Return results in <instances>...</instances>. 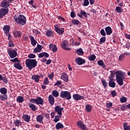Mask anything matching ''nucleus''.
Listing matches in <instances>:
<instances>
[{"mask_svg":"<svg viewBox=\"0 0 130 130\" xmlns=\"http://www.w3.org/2000/svg\"><path fill=\"white\" fill-rule=\"evenodd\" d=\"M96 59V56H95L94 54H92L90 56H89L88 57V59H89V60H95V59Z\"/></svg>","mask_w":130,"mask_h":130,"instance_id":"40","label":"nucleus"},{"mask_svg":"<svg viewBox=\"0 0 130 130\" xmlns=\"http://www.w3.org/2000/svg\"><path fill=\"white\" fill-rule=\"evenodd\" d=\"M105 31L107 35H110L112 33V30L111 29V27L110 26H107L105 28Z\"/></svg>","mask_w":130,"mask_h":130,"instance_id":"25","label":"nucleus"},{"mask_svg":"<svg viewBox=\"0 0 130 130\" xmlns=\"http://www.w3.org/2000/svg\"><path fill=\"white\" fill-rule=\"evenodd\" d=\"M125 77V73L122 71H118L116 73V80L119 86L123 85V80Z\"/></svg>","mask_w":130,"mask_h":130,"instance_id":"1","label":"nucleus"},{"mask_svg":"<svg viewBox=\"0 0 130 130\" xmlns=\"http://www.w3.org/2000/svg\"><path fill=\"white\" fill-rule=\"evenodd\" d=\"M28 106L32 111H36L37 110V107H36V105L34 104L33 103H29Z\"/></svg>","mask_w":130,"mask_h":130,"instance_id":"22","label":"nucleus"},{"mask_svg":"<svg viewBox=\"0 0 130 130\" xmlns=\"http://www.w3.org/2000/svg\"><path fill=\"white\" fill-rule=\"evenodd\" d=\"M80 14L82 16H84V17H85V18H87V17H88L87 15H89V14H87V13H86V12L83 11L82 10L80 11Z\"/></svg>","mask_w":130,"mask_h":130,"instance_id":"44","label":"nucleus"},{"mask_svg":"<svg viewBox=\"0 0 130 130\" xmlns=\"http://www.w3.org/2000/svg\"><path fill=\"white\" fill-rule=\"evenodd\" d=\"M10 7V2H8L7 0H4L1 4V8H8Z\"/></svg>","mask_w":130,"mask_h":130,"instance_id":"10","label":"nucleus"},{"mask_svg":"<svg viewBox=\"0 0 130 130\" xmlns=\"http://www.w3.org/2000/svg\"><path fill=\"white\" fill-rule=\"evenodd\" d=\"M61 80H62L64 82H69V76H68V74L64 73H62Z\"/></svg>","mask_w":130,"mask_h":130,"instance_id":"14","label":"nucleus"},{"mask_svg":"<svg viewBox=\"0 0 130 130\" xmlns=\"http://www.w3.org/2000/svg\"><path fill=\"white\" fill-rule=\"evenodd\" d=\"M7 99H8V95L4 94L0 95V100L2 101H5V100H7Z\"/></svg>","mask_w":130,"mask_h":130,"instance_id":"30","label":"nucleus"},{"mask_svg":"<svg viewBox=\"0 0 130 130\" xmlns=\"http://www.w3.org/2000/svg\"><path fill=\"white\" fill-rule=\"evenodd\" d=\"M111 94L112 95V97H115V96H116V91H115V90H114L111 92Z\"/></svg>","mask_w":130,"mask_h":130,"instance_id":"59","label":"nucleus"},{"mask_svg":"<svg viewBox=\"0 0 130 130\" xmlns=\"http://www.w3.org/2000/svg\"><path fill=\"white\" fill-rule=\"evenodd\" d=\"M14 124H15L16 126H19V125H22V122L19 120H16L14 122Z\"/></svg>","mask_w":130,"mask_h":130,"instance_id":"38","label":"nucleus"},{"mask_svg":"<svg viewBox=\"0 0 130 130\" xmlns=\"http://www.w3.org/2000/svg\"><path fill=\"white\" fill-rule=\"evenodd\" d=\"M9 13V9L8 8H1L0 9V18L2 19L5 17Z\"/></svg>","mask_w":130,"mask_h":130,"instance_id":"6","label":"nucleus"},{"mask_svg":"<svg viewBox=\"0 0 130 130\" xmlns=\"http://www.w3.org/2000/svg\"><path fill=\"white\" fill-rule=\"evenodd\" d=\"M73 99H74V100H76V101H78V100L84 99V96L80 95L78 94H75L73 95Z\"/></svg>","mask_w":130,"mask_h":130,"instance_id":"18","label":"nucleus"},{"mask_svg":"<svg viewBox=\"0 0 130 130\" xmlns=\"http://www.w3.org/2000/svg\"><path fill=\"white\" fill-rule=\"evenodd\" d=\"M43 119H44L43 115H39L36 117L37 121L40 123H43Z\"/></svg>","mask_w":130,"mask_h":130,"instance_id":"12","label":"nucleus"},{"mask_svg":"<svg viewBox=\"0 0 130 130\" xmlns=\"http://www.w3.org/2000/svg\"><path fill=\"white\" fill-rule=\"evenodd\" d=\"M55 127L56 129H60V128H63L64 126L62 123L58 122L56 124Z\"/></svg>","mask_w":130,"mask_h":130,"instance_id":"28","label":"nucleus"},{"mask_svg":"<svg viewBox=\"0 0 130 130\" xmlns=\"http://www.w3.org/2000/svg\"><path fill=\"white\" fill-rule=\"evenodd\" d=\"M7 36H8V40L9 41H12L11 39H12V36L10 34V33H8V35H6Z\"/></svg>","mask_w":130,"mask_h":130,"instance_id":"61","label":"nucleus"},{"mask_svg":"<svg viewBox=\"0 0 130 130\" xmlns=\"http://www.w3.org/2000/svg\"><path fill=\"white\" fill-rule=\"evenodd\" d=\"M10 61H11L12 62H19V59H18V58H15L11 59Z\"/></svg>","mask_w":130,"mask_h":130,"instance_id":"53","label":"nucleus"},{"mask_svg":"<svg viewBox=\"0 0 130 130\" xmlns=\"http://www.w3.org/2000/svg\"><path fill=\"white\" fill-rule=\"evenodd\" d=\"M17 101L19 103H23V102H24V97L22 96H18L17 98Z\"/></svg>","mask_w":130,"mask_h":130,"instance_id":"35","label":"nucleus"},{"mask_svg":"<svg viewBox=\"0 0 130 130\" xmlns=\"http://www.w3.org/2000/svg\"><path fill=\"white\" fill-rule=\"evenodd\" d=\"M52 94L54 97H58L59 93L57 90H54L52 91Z\"/></svg>","mask_w":130,"mask_h":130,"instance_id":"36","label":"nucleus"},{"mask_svg":"<svg viewBox=\"0 0 130 130\" xmlns=\"http://www.w3.org/2000/svg\"><path fill=\"white\" fill-rule=\"evenodd\" d=\"M14 20L16 23H19L20 25H25L27 22L26 17L23 15H19L18 17H14Z\"/></svg>","mask_w":130,"mask_h":130,"instance_id":"3","label":"nucleus"},{"mask_svg":"<svg viewBox=\"0 0 130 130\" xmlns=\"http://www.w3.org/2000/svg\"><path fill=\"white\" fill-rule=\"evenodd\" d=\"M79 23H80V21L78 20L74 19L72 20V24H73V25H78Z\"/></svg>","mask_w":130,"mask_h":130,"instance_id":"48","label":"nucleus"},{"mask_svg":"<svg viewBox=\"0 0 130 130\" xmlns=\"http://www.w3.org/2000/svg\"><path fill=\"white\" fill-rule=\"evenodd\" d=\"M0 93L3 94H7V93H8V90L5 87H2L0 89Z\"/></svg>","mask_w":130,"mask_h":130,"instance_id":"31","label":"nucleus"},{"mask_svg":"<svg viewBox=\"0 0 130 130\" xmlns=\"http://www.w3.org/2000/svg\"><path fill=\"white\" fill-rule=\"evenodd\" d=\"M49 48L52 50L53 52H56V51H57V47H56V45H55L50 44L49 45Z\"/></svg>","mask_w":130,"mask_h":130,"instance_id":"19","label":"nucleus"},{"mask_svg":"<svg viewBox=\"0 0 130 130\" xmlns=\"http://www.w3.org/2000/svg\"><path fill=\"white\" fill-rule=\"evenodd\" d=\"M52 31L50 30H47L46 31V35L48 36V37L52 36Z\"/></svg>","mask_w":130,"mask_h":130,"instance_id":"49","label":"nucleus"},{"mask_svg":"<svg viewBox=\"0 0 130 130\" xmlns=\"http://www.w3.org/2000/svg\"><path fill=\"white\" fill-rule=\"evenodd\" d=\"M102 84L105 88H106L107 87V82L105 80H103L102 81Z\"/></svg>","mask_w":130,"mask_h":130,"instance_id":"50","label":"nucleus"},{"mask_svg":"<svg viewBox=\"0 0 130 130\" xmlns=\"http://www.w3.org/2000/svg\"><path fill=\"white\" fill-rule=\"evenodd\" d=\"M14 35L15 38L17 37H18L19 38H20V37H21V36H22V32L19 31H15L14 32Z\"/></svg>","mask_w":130,"mask_h":130,"instance_id":"29","label":"nucleus"},{"mask_svg":"<svg viewBox=\"0 0 130 130\" xmlns=\"http://www.w3.org/2000/svg\"><path fill=\"white\" fill-rule=\"evenodd\" d=\"M60 96L61 98H66L67 100H70L72 99L71 92L68 91H62L60 92Z\"/></svg>","mask_w":130,"mask_h":130,"instance_id":"5","label":"nucleus"},{"mask_svg":"<svg viewBox=\"0 0 130 130\" xmlns=\"http://www.w3.org/2000/svg\"><path fill=\"white\" fill-rule=\"evenodd\" d=\"M58 85H61V81L58 80L56 83L54 84V86H57Z\"/></svg>","mask_w":130,"mask_h":130,"instance_id":"60","label":"nucleus"},{"mask_svg":"<svg viewBox=\"0 0 130 130\" xmlns=\"http://www.w3.org/2000/svg\"><path fill=\"white\" fill-rule=\"evenodd\" d=\"M98 64L99 66H101V67H103L104 69L106 68V66H105V64L104 63V62L102 60H100L98 61Z\"/></svg>","mask_w":130,"mask_h":130,"instance_id":"34","label":"nucleus"},{"mask_svg":"<svg viewBox=\"0 0 130 130\" xmlns=\"http://www.w3.org/2000/svg\"><path fill=\"white\" fill-rule=\"evenodd\" d=\"M106 40V37H102L100 39V44H102V43H104Z\"/></svg>","mask_w":130,"mask_h":130,"instance_id":"43","label":"nucleus"},{"mask_svg":"<svg viewBox=\"0 0 130 130\" xmlns=\"http://www.w3.org/2000/svg\"><path fill=\"white\" fill-rule=\"evenodd\" d=\"M54 75V74L53 72H52V73H51L50 75L48 76L50 80H52V79H53Z\"/></svg>","mask_w":130,"mask_h":130,"instance_id":"55","label":"nucleus"},{"mask_svg":"<svg viewBox=\"0 0 130 130\" xmlns=\"http://www.w3.org/2000/svg\"><path fill=\"white\" fill-rule=\"evenodd\" d=\"M125 37H126V38H127V39H129V38H130V35L125 34Z\"/></svg>","mask_w":130,"mask_h":130,"instance_id":"64","label":"nucleus"},{"mask_svg":"<svg viewBox=\"0 0 130 130\" xmlns=\"http://www.w3.org/2000/svg\"><path fill=\"white\" fill-rule=\"evenodd\" d=\"M41 50H42V46L39 44H38L37 47L35 48L34 50V53L41 52Z\"/></svg>","mask_w":130,"mask_h":130,"instance_id":"16","label":"nucleus"},{"mask_svg":"<svg viewBox=\"0 0 130 130\" xmlns=\"http://www.w3.org/2000/svg\"><path fill=\"white\" fill-rule=\"evenodd\" d=\"M78 55H84V51L82 48H79L76 51Z\"/></svg>","mask_w":130,"mask_h":130,"instance_id":"33","label":"nucleus"},{"mask_svg":"<svg viewBox=\"0 0 130 130\" xmlns=\"http://www.w3.org/2000/svg\"><path fill=\"white\" fill-rule=\"evenodd\" d=\"M77 125L79 126L81 129L85 130L86 128H87V127L86 126V125H85L83 122L81 121H79L77 122Z\"/></svg>","mask_w":130,"mask_h":130,"instance_id":"13","label":"nucleus"},{"mask_svg":"<svg viewBox=\"0 0 130 130\" xmlns=\"http://www.w3.org/2000/svg\"><path fill=\"white\" fill-rule=\"evenodd\" d=\"M75 62L78 66H82V64H84L86 62V60L81 57H77L75 59Z\"/></svg>","mask_w":130,"mask_h":130,"instance_id":"9","label":"nucleus"},{"mask_svg":"<svg viewBox=\"0 0 130 130\" xmlns=\"http://www.w3.org/2000/svg\"><path fill=\"white\" fill-rule=\"evenodd\" d=\"M28 58H35L36 57V56L34 54H29L28 55Z\"/></svg>","mask_w":130,"mask_h":130,"instance_id":"51","label":"nucleus"},{"mask_svg":"<svg viewBox=\"0 0 130 130\" xmlns=\"http://www.w3.org/2000/svg\"><path fill=\"white\" fill-rule=\"evenodd\" d=\"M45 117L46 118V119H49V114L48 113H43Z\"/></svg>","mask_w":130,"mask_h":130,"instance_id":"57","label":"nucleus"},{"mask_svg":"<svg viewBox=\"0 0 130 130\" xmlns=\"http://www.w3.org/2000/svg\"><path fill=\"white\" fill-rule=\"evenodd\" d=\"M109 86L111 88H115V86H116V83H115V82H114V79L112 78H110Z\"/></svg>","mask_w":130,"mask_h":130,"instance_id":"15","label":"nucleus"},{"mask_svg":"<svg viewBox=\"0 0 130 130\" xmlns=\"http://www.w3.org/2000/svg\"><path fill=\"white\" fill-rule=\"evenodd\" d=\"M126 109V107H125V105H122L121 106V110H125Z\"/></svg>","mask_w":130,"mask_h":130,"instance_id":"63","label":"nucleus"},{"mask_svg":"<svg viewBox=\"0 0 130 130\" xmlns=\"http://www.w3.org/2000/svg\"><path fill=\"white\" fill-rule=\"evenodd\" d=\"M60 115H58L55 116V118L54 119V122H57L58 121H59V118H60Z\"/></svg>","mask_w":130,"mask_h":130,"instance_id":"42","label":"nucleus"},{"mask_svg":"<svg viewBox=\"0 0 130 130\" xmlns=\"http://www.w3.org/2000/svg\"><path fill=\"white\" fill-rule=\"evenodd\" d=\"M25 64L26 66V68L31 70L37 67V62L36 61V59H27L25 60Z\"/></svg>","mask_w":130,"mask_h":130,"instance_id":"2","label":"nucleus"},{"mask_svg":"<svg viewBox=\"0 0 130 130\" xmlns=\"http://www.w3.org/2000/svg\"><path fill=\"white\" fill-rule=\"evenodd\" d=\"M101 34L102 36H106V33H105V30L104 29H102L101 30Z\"/></svg>","mask_w":130,"mask_h":130,"instance_id":"54","label":"nucleus"},{"mask_svg":"<svg viewBox=\"0 0 130 130\" xmlns=\"http://www.w3.org/2000/svg\"><path fill=\"white\" fill-rule=\"evenodd\" d=\"M10 26L9 25H6L4 26L3 30H4L5 33L6 35H9V33L10 32Z\"/></svg>","mask_w":130,"mask_h":130,"instance_id":"24","label":"nucleus"},{"mask_svg":"<svg viewBox=\"0 0 130 130\" xmlns=\"http://www.w3.org/2000/svg\"><path fill=\"white\" fill-rule=\"evenodd\" d=\"M55 27V30L56 31V32H57V33H58V34H62L63 33V32H64V31L62 29H60V28H59V27H58V25L56 24L54 25Z\"/></svg>","mask_w":130,"mask_h":130,"instance_id":"17","label":"nucleus"},{"mask_svg":"<svg viewBox=\"0 0 130 130\" xmlns=\"http://www.w3.org/2000/svg\"><path fill=\"white\" fill-rule=\"evenodd\" d=\"M29 38L31 40V43L32 46H35V45H36V44L37 43V41L35 40V39H34V37H33V36H30Z\"/></svg>","mask_w":130,"mask_h":130,"instance_id":"26","label":"nucleus"},{"mask_svg":"<svg viewBox=\"0 0 130 130\" xmlns=\"http://www.w3.org/2000/svg\"><path fill=\"white\" fill-rule=\"evenodd\" d=\"M8 46H9V47H14V43H13V42H12V41H9Z\"/></svg>","mask_w":130,"mask_h":130,"instance_id":"58","label":"nucleus"},{"mask_svg":"<svg viewBox=\"0 0 130 130\" xmlns=\"http://www.w3.org/2000/svg\"><path fill=\"white\" fill-rule=\"evenodd\" d=\"M125 56L123 54H120L119 57V60H120V61H122V60H123V59H124Z\"/></svg>","mask_w":130,"mask_h":130,"instance_id":"45","label":"nucleus"},{"mask_svg":"<svg viewBox=\"0 0 130 130\" xmlns=\"http://www.w3.org/2000/svg\"><path fill=\"white\" fill-rule=\"evenodd\" d=\"M61 46L63 49H64V50H67V51L72 50L71 48L68 47V46H69V43L67 41H64L63 42H62L61 44Z\"/></svg>","mask_w":130,"mask_h":130,"instance_id":"7","label":"nucleus"},{"mask_svg":"<svg viewBox=\"0 0 130 130\" xmlns=\"http://www.w3.org/2000/svg\"><path fill=\"white\" fill-rule=\"evenodd\" d=\"M32 80H34L37 83L39 82V79H40V76L38 75H34L31 76Z\"/></svg>","mask_w":130,"mask_h":130,"instance_id":"23","label":"nucleus"},{"mask_svg":"<svg viewBox=\"0 0 130 130\" xmlns=\"http://www.w3.org/2000/svg\"><path fill=\"white\" fill-rule=\"evenodd\" d=\"M8 54L11 58H15L17 56L18 53L15 50H8Z\"/></svg>","mask_w":130,"mask_h":130,"instance_id":"8","label":"nucleus"},{"mask_svg":"<svg viewBox=\"0 0 130 130\" xmlns=\"http://www.w3.org/2000/svg\"><path fill=\"white\" fill-rule=\"evenodd\" d=\"M106 107L107 108H111L112 107V103L110 102L109 103L106 104Z\"/></svg>","mask_w":130,"mask_h":130,"instance_id":"52","label":"nucleus"},{"mask_svg":"<svg viewBox=\"0 0 130 130\" xmlns=\"http://www.w3.org/2000/svg\"><path fill=\"white\" fill-rule=\"evenodd\" d=\"M63 110V108L60 107L58 106L55 107V111H56V112H57L58 114H59V115L60 116H61V115L62 114V112Z\"/></svg>","mask_w":130,"mask_h":130,"instance_id":"11","label":"nucleus"},{"mask_svg":"<svg viewBox=\"0 0 130 130\" xmlns=\"http://www.w3.org/2000/svg\"><path fill=\"white\" fill-rule=\"evenodd\" d=\"M22 118L24 121H26V122H29V121H30V117L28 115H23Z\"/></svg>","mask_w":130,"mask_h":130,"instance_id":"27","label":"nucleus"},{"mask_svg":"<svg viewBox=\"0 0 130 130\" xmlns=\"http://www.w3.org/2000/svg\"><path fill=\"white\" fill-rule=\"evenodd\" d=\"M29 102L30 103H35V104L37 105H43L44 104V100L40 96H38L36 99H31L29 100Z\"/></svg>","mask_w":130,"mask_h":130,"instance_id":"4","label":"nucleus"},{"mask_svg":"<svg viewBox=\"0 0 130 130\" xmlns=\"http://www.w3.org/2000/svg\"><path fill=\"white\" fill-rule=\"evenodd\" d=\"M85 108L87 112H90V111H92V108H91V106L89 105H86Z\"/></svg>","mask_w":130,"mask_h":130,"instance_id":"41","label":"nucleus"},{"mask_svg":"<svg viewBox=\"0 0 130 130\" xmlns=\"http://www.w3.org/2000/svg\"><path fill=\"white\" fill-rule=\"evenodd\" d=\"M44 56L46 58L49 57V54L47 52H42L38 55L39 58H42V57H44Z\"/></svg>","mask_w":130,"mask_h":130,"instance_id":"20","label":"nucleus"},{"mask_svg":"<svg viewBox=\"0 0 130 130\" xmlns=\"http://www.w3.org/2000/svg\"><path fill=\"white\" fill-rule=\"evenodd\" d=\"M14 68H15V69H17V70H21L23 69V67H22V66H21V64H20V63H15L14 64Z\"/></svg>","mask_w":130,"mask_h":130,"instance_id":"32","label":"nucleus"},{"mask_svg":"<svg viewBox=\"0 0 130 130\" xmlns=\"http://www.w3.org/2000/svg\"><path fill=\"white\" fill-rule=\"evenodd\" d=\"M2 81H4L5 83H8V79H7L6 77H3Z\"/></svg>","mask_w":130,"mask_h":130,"instance_id":"62","label":"nucleus"},{"mask_svg":"<svg viewBox=\"0 0 130 130\" xmlns=\"http://www.w3.org/2000/svg\"><path fill=\"white\" fill-rule=\"evenodd\" d=\"M120 101L121 103H125V102L127 101V99H126V98L123 96L120 98Z\"/></svg>","mask_w":130,"mask_h":130,"instance_id":"39","label":"nucleus"},{"mask_svg":"<svg viewBox=\"0 0 130 130\" xmlns=\"http://www.w3.org/2000/svg\"><path fill=\"white\" fill-rule=\"evenodd\" d=\"M124 130H130V125L127 126V123H124L123 125Z\"/></svg>","mask_w":130,"mask_h":130,"instance_id":"37","label":"nucleus"},{"mask_svg":"<svg viewBox=\"0 0 130 130\" xmlns=\"http://www.w3.org/2000/svg\"><path fill=\"white\" fill-rule=\"evenodd\" d=\"M84 5L85 7H87V6H88L89 5V1L88 0H84Z\"/></svg>","mask_w":130,"mask_h":130,"instance_id":"56","label":"nucleus"},{"mask_svg":"<svg viewBox=\"0 0 130 130\" xmlns=\"http://www.w3.org/2000/svg\"><path fill=\"white\" fill-rule=\"evenodd\" d=\"M43 82H44V85H48V84H49V80H48V78L47 77L44 79Z\"/></svg>","mask_w":130,"mask_h":130,"instance_id":"46","label":"nucleus"},{"mask_svg":"<svg viewBox=\"0 0 130 130\" xmlns=\"http://www.w3.org/2000/svg\"><path fill=\"white\" fill-rule=\"evenodd\" d=\"M48 100L51 105H53L54 104V97H53V95H49Z\"/></svg>","mask_w":130,"mask_h":130,"instance_id":"21","label":"nucleus"},{"mask_svg":"<svg viewBox=\"0 0 130 130\" xmlns=\"http://www.w3.org/2000/svg\"><path fill=\"white\" fill-rule=\"evenodd\" d=\"M115 11L116 12H117V13H121V12H122V10L121 9V8L119 7H116Z\"/></svg>","mask_w":130,"mask_h":130,"instance_id":"47","label":"nucleus"}]
</instances>
